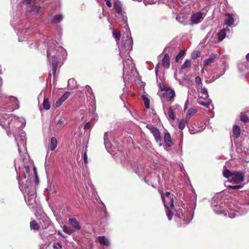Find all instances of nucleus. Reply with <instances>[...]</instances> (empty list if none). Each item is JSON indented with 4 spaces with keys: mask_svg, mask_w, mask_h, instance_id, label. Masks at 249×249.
I'll list each match as a JSON object with an SVG mask.
<instances>
[{
    "mask_svg": "<svg viewBox=\"0 0 249 249\" xmlns=\"http://www.w3.org/2000/svg\"><path fill=\"white\" fill-rule=\"evenodd\" d=\"M216 58V55L214 54H211L210 57L207 59L204 62L205 66H208L213 62L214 60Z\"/></svg>",
    "mask_w": 249,
    "mask_h": 249,
    "instance_id": "aec40b11",
    "label": "nucleus"
},
{
    "mask_svg": "<svg viewBox=\"0 0 249 249\" xmlns=\"http://www.w3.org/2000/svg\"><path fill=\"white\" fill-rule=\"evenodd\" d=\"M105 1H106V5L108 7L110 8L112 6V3L110 0H105Z\"/></svg>",
    "mask_w": 249,
    "mask_h": 249,
    "instance_id": "49530a36",
    "label": "nucleus"
},
{
    "mask_svg": "<svg viewBox=\"0 0 249 249\" xmlns=\"http://www.w3.org/2000/svg\"><path fill=\"white\" fill-rule=\"evenodd\" d=\"M30 228L32 230L37 231L40 228L39 223H38L35 220L30 222Z\"/></svg>",
    "mask_w": 249,
    "mask_h": 249,
    "instance_id": "412c9836",
    "label": "nucleus"
},
{
    "mask_svg": "<svg viewBox=\"0 0 249 249\" xmlns=\"http://www.w3.org/2000/svg\"><path fill=\"white\" fill-rule=\"evenodd\" d=\"M40 227L42 229H47L50 225L51 221L48 217H43L39 219Z\"/></svg>",
    "mask_w": 249,
    "mask_h": 249,
    "instance_id": "0eeeda50",
    "label": "nucleus"
},
{
    "mask_svg": "<svg viewBox=\"0 0 249 249\" xmlns=\"http://www.w3.org/2000/svg\"><path fill=\"white\" fill-rule=\"evenodd\" d=\"M200 56V53L199 51L194 52L192 54V58L195 59Z\"/></svg>",
    "mask_w": 249,
    "mask_h": 249,
    "instance_id": "e433bc0d",
    "label": "nucleus"
},
{
    "mask_svg": "<svg viewBox=\"0 0 249 249\" xmlns=\"http://www.w3.org/2000/svg\"><path fill=\"white\" fill-rule=\"evenodd\" d=\"M160 64L159 63H158V64L156 65V67H155V72H158V70H159V68H160Z\"/></svg>",
    "mask_w": 249,
    "mask_h": 249,
    "instance_id": "3c124183",
    "label": "nucleus"
},
{
    "mask_svg": "<svg viewBox=\"0 0 249 249\" xmlns=\"http://www.w3.org/2000/svg\"><path fill=\"white\" fill-rule=\"evenodd\" d=\"M70 92H65L64 94L62 95V96L60 97L61 100H62V101L64 102L70 96Z\"/></svg>",
    "mask_w": 249,
    "mask_h": 249,
    "instance_id": "f704fd0d",
    "label": "nucleus"
},
{
    "mask_svg": "<svg viewBox=\"0 0 249 249\" xmlns=\"http://www.w3.org/2000/svg\"><path fill=\"white\" fill-rule=\"evenodd\" d=\"M167 114L168 117L173 120H175L176 115L171 107H169L167 109Z\"/></svg>",
    "mask_w": 249,
    "mask_h": 249,
    "instance_id": "5701e85b",
    "label": "nucleus"
},
{
    "mask_svg": "<svg viewBox=\"0 0 249 249\" xmlns=\"http://www.w3.org/2000/svg\"><path fill=\"white\" fill-rule=\"evenodd\" d=\"M43 106L44 108L46 110H48L50 108V104L48 99L44 98Z\"/></svg>",
    "mask_w": 249,
    "mask_h": 249,
    "instance_id": "cd10ccee",
    "label": "nucleus"
},
{
    "mask_svg": "<svg viewBox=\"0 0 249 249\" xmlns=\"http://www.w3.org/2000/svg\"><path fill=\"white\" fill-rule=\"evenodd\" d=\"M225 16L227 18L225 19V23L229 26L233 25L234 22V15L232 14L226 13Z\"/></svg>",
    "mask_w": 249,
    "mask_h": 249,
    "instance_id": "1a4fd4ad",
    "label": "nucleus"
},
{
    "mask_svg": "<svg viewBox=\"0 0 249 249\" xmlns=\"http://www.w3.org/2000/svg\"><path fill=\"white\" fill-rule=\"evenodd\" d=\"M185 54V51L184 50H182L180 51L179 53L177 55L176 57V62H178L180 59L183 58Z\"/></svg>",
    "mask_w": 249,
    "mask_h": 249,
    "instance_id": "c756f323",
    "label": "nucleus"
},
{
    "mask_svg": "<svg viewBox=\"0 0 249 249\" xmlns=\"http://www.w3.org/2000/svg\"><path fill=\"white\" fill-rule=\"evenodd\" d=\"M200 92L201 94H204L205 96V98L208 97V93L207 89L205 87H202V86L200 88Z\"/></svg>",
    "mask_w": 249,
    "mask_h": 249,
    "instance_id": "473e14b6",
    "label": "nucleus"
},
{
    "mask_svg": "<svg viewBox=\"0 0 249 249\" xmlns=\"http://www.w3.org/2000/svg\"><path fill=\"white\" fill-rule=\"evenodd\" d=\"M175 96V91L171 88L168 87L162 95L160 96L161 99H163L167 101H173L174 96Z\"/></svg>",
    "mask_w": 249,
    "mask_h": 249,
    "instance_id": "423d86ee",
    "label": "nucleus"
},
{
    "mask_svg": "<svg viewBox=\"0 0 249 249\" xmlns=\"http://www.w3.org/2000/svg\"><path fill=\"white\" fill-rule=\"evenodd\" d=\"M57 233H58V234H59V235H60L61 236H62L63 238L66 237V236H64L60 231H58Z\"/></svg>",
    "mask_w": 249,
    "mask_h": 249,
    "instance_id": "603ef678",
    "label": "nucleus"
},
{
    "mask_svg": "<svg viewBox=\"0 0 249 249\" xmlns=\"http://www.w3.org/2000/svg\"><path fill=\"white\" fill-rule=\"evenodd\" d=\"M160 88L161 91H164L166 89H167L168 87H165L164 85L160 83Z\"/></svg>",
    "mask_w": 249,
    "mask_h": 249,
    "instance_id": "09e8293b",
    "label": "nucleus"
},
{
    "mask_svg": "<svg viewBox=\"0 0 249 249\" xmlns=\"http://www.w3.org/2000/svg\"><path fill=\"white\" fill-rule=\"evenodd\" d=\"M246 59L249 62V53L247 54Z\"/></svg>",
    "mask_w": 249,
    "mask_h": 249,
    "instance_id": "5fc2aeb1",
    "label": "nucleus"
},
{
    "mask_svg": "<svg viewBox=\"0 0 249 249\" xmlns=\"http://www.w3.org/2000/svg\"><path fill=\"white\" fill-rule=\"evenodd\" d=\"M226 186L229 189H233V190H236V189H240V188H241L242 187V186L241 185H227Z\"/></svg>",
    "mask_w": 249,
    "mask_h": 249,
    "instance_id": "4c0bfd02",
    "label": "nucleus"
},
{
    "mask_svg": "<svg viewBox=\"0 0 249 249\" xmlns=\"http://www.w3.org/2000/svg\"><path fill=\"white\" fill-rule=\"evenodd\" d=\"M69 222L70 224L72 226L73 228V230H79L81 229V227L78 221L75 218H71L69 219Z\"/></svg>",
    "mask_w": 249,
    "mask_h": 249,
    "instance_id": "ddd939ff",
    "label": "nucleus"
},
{
    "mask_svg": "<svg viewBox=\"0 0 249 249\" xmlns=\"http://www.w3.org/2000/svg\"><path fill=\"white\" fill-rule=\"evenodd\" d=\"M164 141L168 147H171L173 145V142L172 141L171 135L169 132L165 133Z\"/></svg>",
    "mask_w": 249,
    "mask_h": 249,
    "instance_id": "2eb2a0df",
    "label": "nucleus"
},
{
    "mask_svg": "<svg viewBox=\"0 0 249 249\" xmlns=\"http://www.w3.org/2000/svg\"><path fill=\"white\" fill-rule=\"evenodd\" d=\"M91 127V126H90V123L89 122H87L84 125V129L86 130V129H90Z\"/></svg>",
    "mask_w": 249,
    "mask_h": 249,
    "instance_id": "c03bdc74",
    "label": "nucleus"
},
{
    "mask_svg": "<svg viewBox=\"0 0 249 249\" xmlns=\"http://www.w3.org/2000/svg\"><path fill=\"white\" fill-rule=\"evenodd\" d=\"M231 178L229 179V182L233 184H238L244 180V174L242 172H233Z\"/></svg>",
    "mask_w": 249,
    "mask_h": 249,
    "instance_id": "20e7f679",
    "label": "nucleus"
},
{
    "mask_svg": "<svg viewBox=\"0 0 249 249\" xmlns=\"http://www.w3.org/2000/svg\"><path fill=\"white\" fill-rule=\"evenodd\" d=\"M241 130L237 125H234L232 127V137L234 140L237 139L240 135Z\"/></svg>",
    "mask_w": 249,
    "mask_h": 249,
    "instance_id": "4468645a",
    "label": "nucleus"
},
{
    "mask_svg": "<svg viewBox=\"0 0 249 249\" xmlns=\"http://www.w3.org/2000/svg\"><path fill=\"white\" fill-rule=\"evenodd\" d=\"M175 218L178 226L179 227H184L189 222V219L185 215V210L183 211V210L181 208L176 210Z\"/></svg>",
    "mask_w": 249,
    "mask_h": 249,
    "instance_id": "f03ea898",
    "label": "nucleus"
},
{
    "mask_svg": "<svg viewBox=\"0 0 249 249\" xmlns=\"http://www.w3.org/2000/svg\"><path fill=\"white\" fill-rule=\"evenodd\" d=\"M83 158H84V163L85 164H87L88 163V156H87V152L86 151L85 152Z\"/></svg>",
    "mask_w": 249,
    "mask_h": 249,
    "instance_id": "37998d69",
    "label": "nucleus"
},
{
    "mask_svg": "<svg viewBox=\"0 0 249 249\" xmlns=\"http://www.w3.org/2000/svg\"><path fill=\"white\" fill-rule=\"evenodd\" d=\"M197 103L204 107H208L210 106V103L209 102H205L203 101L200 100L199 99L197 100Z\"/></svg>",
    "mask_w": 249,
    "mask_h": 249,
    "instance_id": "c9c22d12",
    "label": "nucleus"
},
{
    "mask_svg": "<svg viewBox=\"0 0 249 249\" xmlns=\"http://www.w3.org/2000/svg\"><path fill=\"white\" fill-rule=\"evenodd\" d=\"M226 35V30L225 29L220 30L217 33L218 41H221L225 37Z\"/></svg>",
    "mask_w": 249,
    "mask_h": 249,
    "instance_id": "6ab92c4d",
    "label": "nucleus"
},
{
    "mask_svg": "<svg viewBox=\"0 0 249 249\" xmlns=\"http://www.w3.org/2000/svg\"><path fill=\"white\" fill-rule=\"evenodd\" d=\"M161 64L165 69H168L169 68L170 66V58L168 53L164 54L161 61Z\"/></svg>",
    "mask_w": 249,
    "mask_h": 249,
    "instance_id": "9b49d317",
    "label": "nucleus"
},
{
    "mask_svg": "<svg viewBox=\"0 0 249 249\" xmlns=\"http://www.w3.org/2000/svg\"><path fill=\"white\" fill-rule=\"evenodd\" d=\"M240 120L244 123L249 122V110L241 113Z\"/></svg>",
    "mask_w": 249,
    "mask_h": 249,
    "instance_id": "f3484780",
    "label": "nucleus"
},
{
    "mask_svg": "<svg viewBox=\"0 0 249 249\" xmlns=\"http://www.w3.org/2000/svg\"><path fill=\"white\" fill-rule=\"evenodd\" d=\"M146 127L153 134L156 142L157 143H160L161 141V138L160 136V132L159 130L157 127H154L151 124H147Z\"/></svg>",
    "mask_w": 249,
    "mask_h": 249,
    "instance_id": "39448f33",
    "label": "nucleus"
},
{
    "mask_svg": "<svg viewBox=\"0 0 249 249\" xmlns=\"http://www.w3.org/2000/svg\"><path fill=\"white\" fill-rule=\"evenodd\" d=\"M132 48V40L128 39L125 42L122 41V44L119 47L120 55L123 57L126 53H128Z\"/></svg>",
    "mask_w": 249,
    "mask_h": 249,
    "instance_id": "7ed1b4c3",
    "label": "nucleus"
},
{
    "mask_svg": "<svg viewBox=\"0 0 249 249\" xmlns=\"http://www.w3.org/2000/svg\"><path fill=\"white\" fill-rule=\"evenodd\" d=\"M114 8L116 10V12H117L118 14L122 15V4L121 2L117 0L114 1Z\"/></svg>",
    "mask_w": 249,
    "mask_h": 249,
    "instance_id": "dca6fc26",
    "label": "nucleus"
},
{
    "mask_svg": "<svg viewBox=\"0 0 249 249\" xmlns=\"http://www.w3.org/2000/svg\"><path fill=\"white\" fill-rule=\"evenodd\" d=\"M25 171L27 173H29L30 171V167L28 166H25L24 167Z\"/></svg>",
    "mask_w": 249,
    "mask_h": 249,
    "instance_id": "8fccbe9b",
    "label": "nucleus"
},
{
    "mask_svg": "<svg viewBox=\"0 0 249 249\" xmlns=\"http://www.w3.org/2000/svg\"><path fill=\"white\" fill-rule=\"evenodd\" d=\"M180 16L179 15H178L177 16V18H176V19L179 22H181V21L180 20Z\"/></svg>",
    "mask_w": 249,
    "mask_h": 249,
    "instance_id": "864d4df0",
    "label": "nucleus"
},
{
    "mask_svg": "<svg viewBox=\"0 0 249 249\" xmlns=\"http://www.w3.org/2000/svg\"><path fill=\"white\" fill-rule=\"evenodd\" d=\"M57 144V140L55 137H52L51 138V142L49 145V149L51 151L54 150Z\"/></svg>",
    "mask_w": 249,
    "mask_h": 249,
    "instance_id": "a211bd4d",
    "label": "nucleus"
},
{
    "mask_svg": "<svg viewBox=\"0 0 249 249\" xmlns=\"http://www.w3.org/2000/svg\"><path fill=\"white\" fill-rule=\"evenodd\" d=\"M63 19V17L61 14L55 15L51 20L53 23H57L60 22Z\"/></svg>",
    "mask_w": 249,
    "mask_h": 249,
    "instance_id": "4be33fe9",
    "label": "nucleus"
},
{
    "mask_svg": "<svg viewBox=\"0 0 249 249\" xmlns=\"http://www.w3.org/2000/svg\"><path fill=\"white\" fill-rule=\"evenodd\" d=\"M191 60H186L184 64L181 66V69H188L191 67Z\"/></svg>",
    "mask_w": 249,
    "mask_h": 249,
    "instance_id": "7c9ffc66",
    "label": "nucleus"
},
{
    "mask_svg": "<svg viewBox=\"0 0 249 249\" xmlns=\"http://www.w3.org/2000/svg\"><path fill=\"white\" fill-rule=\"evenodd\" d=\"M63 230L64 232L68 234H71L74 231V230L71 229L66 225L63 226Z\"/></svg>",
    "mask_w": 249,
    "mask_h": 249,
    "instance_id": "c85d7f7f",
    "label": "nucleus"
},
{
    "mask_svg": "<svg viewBox=\"0 0 249 249\" xmlns=\"http://www.w3.org/2000/svg\"><path fill=\"white\" fill-rule=\"evenodd\" d=\"M113 36L117 42L120 40L121 35L120 32L118 30H114L113 31Z\"/></svg>",
    "mask_w": 249,
    "mask_h": 249,
    "instance_id": "a878e982",
    "label": "nucleus"
},
{
    "mask_svg": "<svg viewBox=\"0 0 249 249\" xmlns=\"http://www.w3.org/2000/svg\"><path fill=\"white\" fill-rule=\"evenodd\" d=\"M53 249H62V246L60 242H58L57 243H54L53 245Z\"/></svg>",
    "mask_w": 249,
    "mask_h": 249,
    "instance_id": "58836bf2",
    "label": "nucleus"
},
{
    "mask_svg": "<svg viewBox=\"0 0 249 249\" xmlns=\"http://www.w3.org/2000/svg\"><path fill=\"white\" fill-rule=\"evenodd\" d=\"M97 239L101 245L105 246L107 247L109 246L110 242L105 236H99L97 237Z\"/></svg>",
    "mask_w": 249,
    "mask_h": 249,
    "instance_id": "f8f14e48",
    "label": "nucleus"
},
{
    "mask_svg": "<svg viewBox=\"0 0 249 249\" xmlns=\"http://www.w3.org/2000/svg\"><path fill=\"white\" fill-rule=\"evenodd\" d=\"M160 194L167 216L168 219L170 220L172 219L173 216L172 210L175 209L174 205V196L169 192H166L164 194L162 192Z\"/></svg>",
    "mask_w": 249,
    "mask_h": 249,
    "instance_id": "f257e3e1",
    "label": "nucleus"
},
{
    "mask_svg": "<svg viewBox=\"0 0 249 249\" xmlns=\"http://www.w3.org/2000/svg\"><path fill=\"white\" fill-rule=\"evenodd\" d=\"M142 99L144 103L145 107L148 109L150 108V100L145 96L142 95Z\"/></svg>",
    "mask_w": 249,
    "mask_h": 249,
    "instance_id": "bb28decb",
    "label": "nucleus"
},
{
    "mask_svg": "<svg viewBox=\"0 0 249 249\" xmlns=\"http://www.w3.org/2000/svg\"><path fill=\"white\" fill-rule=\"evenodd\" d=\"M196 112V110L194 108L189 109L188 111V115L190 116H192L194 115Z\"/></svg>",
    "mask_w": 249,
    "mask_h": 249,
    "instance_id": "ea45409f",
    "label": "nucleus"
},
{
    "mask_svg": "<svg viewBox=\"0 0 249 249\" xmlns=\"http://www.w3.org/2000/svg\"><path fill=\"white\" fill-rule=\"evenodd\" d=\"M202 19V14L201 12L196 13L191 16V21L195 24L200 22Z\"/></svg>",
    "mask_w": 249,
    "mask_h": 249,
    "instance_id": "9d476101",
    "label": "nucleus"
},
{
    "mask_svg": "<svg viewBox=\"0 0 249 249\" xmlns=\"http://www.w3.org/2000/svg\"><path fill=\"white\" fill-rule=\"evenodd\" d=\"M195 82L196 84H201L202 86L201 79L199 76H196L195 78Z\"/></svg>",
    "mask_w": 249,
    "mask_h": 249,
    "instance_id": "a19ab883",
    "label": "nucleus"
},
{
    "mask_svg": "<svg viewBox=\"0 0 249 249\" xmlns=\"http://www.w3.org/2000/svg\"><path fill=\"white\" fill-rule=\"evenodd\" d=\"M53 50V48H51V47H50L49 48H48V51H47V57H49L51 53H52V51Z\"/></svg>",
    "mask_w": 249,
    "mask_h": 249,
    "instance_id": "de8ad7c7",
    "label": "nucleus"
},
{
    "mask_svg": "<svg viewBox=\"0 0 249 249\" xmlns=\"http://www.w3.org/2000/svg\"><path fill=\"white\" fill-rule=\"evenodd\" d=\"M59 59L56 55H53L52 58V73L54 76L56 74V70L58 67Z\"/></svg>",
    "mask_w": 249,
    "mask_h": 249,
    "instance_id": "6e6552de",
    "label": "nucleus"
},
{
    "mask_svg": "<svg viewBox=\"0 0 249 249\" xmlns=\"http://www.w3.org/2000/svg\"><path fill=\"white\" fill-rule=\"evenodd\" d=\"M35 176H36V180H35V181H36V184L37 185H38L39 184V178H38V177L37 176L36 168H35Z\"/></svg>",
    "mask_w": 249,
    "mask_h": 249,
    "instance_id": "a18cd8bd",
    "label": "nucleus"
},
{
    "mask_svg": "<svg viewBox=\"0 0 249 249\" xmlns=\"http://www.w3.org/2000/svg\"><path fill=\"white\" fill-rule=\"evenodd\" d=\"M85 93L86 96L90 99H91L92 96H93L92 89L89 86H86Z\"/></svg>",
    "mask_w": 249,
    "mask_h": 249,
    "instance_id": "b1692460",
    "label": "nucleus"
},
{
    "mask_svg": "<svg viewBox=\"0 0 249 249\" xmlns=\"http://www.w3.org/2000/svg\"><path fill=\"white\" fill-rule=\"evenodd\" d=\"M63 103V101H62V100H61V98H59L57 101L55 103V106L57 107H59Z\"/></svg>",
    "mask_w": 249,
    "mask_h": 249,
    "instance_id": "79ce46f5",
    "label": "nucleus"
},
{
    "mask_svg": "<svg viewBox=\"0 0 249 249\" xmlns=\"http://www.w3.org/2000/svg\"><path fill=\"white\" fill-rule=\"evenodd\" d=\"M55 124L59 127H61L64 126L65 125V123L61 118H60L58 120L55 122Z\"/></svg>",
    "mask_w": 249,
    "mask_h": 249,
    "instance_id": "72a5a7b5",
    "label": "nucleus"
},
{
    "mask_svg": "<svg viewBox=\"0 0 249 249\" xmlns=\"http://www.w3.org/2000/svg\"><path fill=\"white\" fill-rule=\"evenodd\" d=\"M186 123V121L183 119L181 120L178 123V128L181 130H183L184 128Z\"/></svg>",
    "mask_w": 249,
    "mask_h": 249,
    "instance_id": "2f4dec72",
    "label": "nucleus"
},
{
    "mask_svg": "<svg viewBox=\"0 0 249 249\" xmlns=\"http://www.w3.org/2000/svg\"><path fill=\"white\" fill-rule=\"evenodd\" d=\"M232 173L233 172H231V171H230L229 170L226 169L224 170L223 172V175L225 178L229 180V179H230V178H231Z\"/></svg>",
    "mask_w": 249,
    "mask_h": 249,
    "instance_id": "393cba45",
    "label": "nucleus"
}]
</instances>
